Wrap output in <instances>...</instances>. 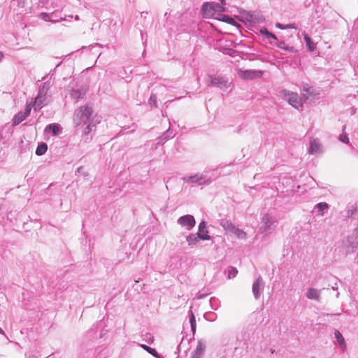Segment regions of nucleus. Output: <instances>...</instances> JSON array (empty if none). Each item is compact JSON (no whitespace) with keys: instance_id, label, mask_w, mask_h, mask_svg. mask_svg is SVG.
<instances>
[{"instance_id":"obj_2","label":"nucleus","mask_w":358,"mask_h":358,"mask_svg":"<svg viewBox=\"0 0 358 358\" xmlns=\"http://www.w3.org/2000/svg\"><path fill=\"white\" fill-rule=\"evenodd\" d=\"M213 180V178L208 176V171L206 170L201 173H198L182 178V180L184 183L197 185H208Z\"/></svg>"},{"instance_id":"obj_26","label":"nucleus","mask_w":358,"mask_h":358,"mask_svg":"<svg viewBox=\"0 0 358 358\" xmlns=\"http://www.w3.org/2000/svg\"><path fill=\"white\" fill-rule=\"evenodd\" d=\"M48 150V145L45 143H41L38 145L36 150V155L38 156H41L44 155Z\"/></svg>"},{"instance_id":"obj_36","label":"nucleus","mask_w":358,"mask_h":358,"mask_svg":"<svg viewBox=\"0 0 358 358\" xmlns=\"http://www.w3.org/2000/svg\"><path fill=\"white\" fill-rule=\"evenodd\" d=\"M218 301L217 299L215 298V297H212L210 298V306L211 307L215 309V310H217V307H214L213 306V303H217Z\"/></svg>"},{"instance_id":"obj_15","label":"nucleus","mask_w":358,"mask_h":358,"mask_svg":"<svg viewBox=\"0 0 358 358\" xmlns=\"http://www.w3.org/2000/svg\"><path fill=\"white\" fill-rule=\"evenodd\" d=\"M196 234L200 236L201 240L208 241L211 238L210 236L208 234L206 222L205 221H202L199 223L198 232Z\"/></svg>"},{"instance_id":"obj_23","label":"nucleus","mask_w":358,"mask_h":358,"mask_svg":"<svg viewBox=\"0 0 358 358\" xmlns=\"http://www.w3.org/2000/svg\"><path fill=\"white\" fill-rule=\"evenodd\" d=\"M140 346L144 349L145 351H147L149 354L152 355L156 358H164L161 355H159L157 350L152 348H150L146 345L141 344Z\"/></svg>"},{"instance_id":"obj_42","label":"nucleus","mask_w":358,"mask_h":358,"mask_svg":"<svg viewBox=\"0 0 358 358\" xmlns=\"http://www.w3.org/2000/svg\"><path fill=\"white\" fill-rule=\"evenodd\" d=\"M79 19H80V17H79V16H78V15H76V16H75V20H79Z\"/></svg>"},{"instance_id":"obj_5","label":"nucleus","mask_w":358,"mask_h":358,"mask_svg":"<svg viewBox=\"0 0 358 358\" xmlns=\"http://www.w3.org/2000/svg\"><path fill=\"white\" fill-rule=\"evenodd\" d=\"M278 221L276 217L270 214L266 213L262 218V226L260 230L263 233L270 234L277 225Z\"/></svg>"},{"instance_id":"obj_38","label":"nucleus","mask_w":358,"mask_h":358,"mask_svg":"<svg viewBox=\"0 0 358 358\" xmlns=\"http://www.w3.org/2000/svg\"><path fill=\"white\" fill-rule=\"evenodd\" d=\"M146 336L149 338V340H152V341H153V338L151 334H147Z\"/></svg>"},{"instance_id":"obj_29","label":"nucleus","mask_w":358,"mask_h":358,"mask_svg":"<svg viewBox=\"0 0 358 358\" xmlns=\"http://www.w3.org/2000/svg\"><path fill=\"white\" fill-rule=\"evenodd\" d=\"M189 324L191 325L192 331H193V333H194L196 331V319L194 315V313L192 310L189 311Z\"/></svg>"},{"instance_id":"obj_49","label":"nucleus","mask_w":358,"mask_h":358,"mask_svg":"<svg viewBox=\"0 0 358 358\" xmlns=\"http://www.w3.org/2000/svg\"><path fill=\"white\" fill-rule=\"evenodd\" d=\"M312 358H315V357H312Z\"/></svg>"},{"instance_id":"obj_46","label":"nucleus","mask_w":358,"mask_h":358,"mask_svg":"<svg viewBox=\"0 0 358 358\" xmlns=\"http://www.w3.org/2000/svg\"><path fill=\"white\" fill-rule=\"evenodd\" d=\"M345 127H345V125H344V126L343 127V131H345Z\"/></svg>"},{"instance_id":"obj_30","label":"nucleus","mask_w":358,"mask_h":358,"mask_svg":"<svg viewBox=\"0 0 358 358\" xmlns=\"http://www.w3.org/2000/svg\"><path fill=\"white\" fill-rule=\"evenodd\" d=\"M227 278L229 279H232L236 276V275L238 273V270L236 268L231 266L227 268Z\"/></svg>"},{"instance_id":"obj_7","label":"nucleus","mask_w":358,"mask_h":358,"mask_svg":"<svg viewBox=\"0 0 358 358\" xmlns=\"http://www.w3.org/2000/svg\"><path fill=\"white\" fill-rule=\"evenodd\" d=\"M280 93L283 99L287 101V102L295 108L299 109L303 106L301 99L297 93L287 90H282Z\"/></svg>"},{"instance_id":"obj_44","label":"nucleus","mask_w":358,"mask_h":358,"mask_svg":"<svg viewBox=\"0 0 358 358\" xmlns=\"http://www.w3.org/2000/svg\"><path fill=\"white\" fill-rule=\"evenodd\" d=\"M303 90L307 92H308L307 87H303Z\"/></svg>"},{"instance_id":"obj_48","label":"nucleus","mask_w":358,"mask_h":358,"mask_svg":"<svg viewBox=\"0 0 358 358\" xmlns=\"http://www.w3.org/2000/svg\"><path fill=\"white\" fill-rule=\"evenodd\" d=\"M339 296V293L338 292L337 294H336V297L338 298Z\"/></svg>"},{"instance_id":"obj_11","label":"nucleus","mask_w":358,"mask_h":358,"mask_svg":"<svg viewBox=\"0 0 358 358\" xmlns=\"http://www.w3.org/2000/svg\"><path fill=\"white\" fill-rule=\"evenodd\" d=\"M264 289V282L261 276L253 282L252 291L255 299H259Z\"/></svg>"},{"instance_id":"obj_17","label":"nucleus","mask_w":358,"mask_h":358,"mask_svg":"<svg viewBox=\"0 0 358 358\" xmlns=\"http://www.w3.org/2000/svg\"><path fill=\"white\" fill-rule=\"evenodd\" d=\"M86 93V89L85 87H81L78 90L73 89L70 93L71 98L74 100L76 102H78L80 99H82Z\"/></svg>"},{"instance_id":"obj_10","label":"nucleus","mask_w":358,"mask_h":358,"mask_svg":"<svg viewBox=\"0 0 358 358\" xmlns=\"http://www.w3.org/2000/svg\"><path fill=\"white\" fill-rule=\"evenodd\" d=\"M324 147L318 138H310L308 153L311 155H320L324 152Z\"/></svg>"},{"instance_id":"obj_43","label":"nucleus","mask_w":358,"mask_h":358,"mask_svg":"<svg viewBox=\"0 0 358 358\" xmlns=\"http://www.w3.org/2000/svg\"><path fill=\"white\" fill-rule=\"evenodd\" d=\"M222 4H225V0H220Z\"/></svg>"},{"instance_id":"obj_8","label":"nucleus","mask_w":358,"mask_h":358,"mask_svg":"<svg viewBox=\"0 0 358 358\" xmlns=\"http://www.w3.org/2000/svg\"><path fill=\"white\" fill-rule=\"evenodd\" d=\"M343 243L347 253L354 252L358 246V228L355 229L352 233L343 240Z\"/></svg>"},{"instance_id":"obj_22","label":"nucleus","mask_w":358,"mask_h":358,"mask_svg":"<svg viewBox=\"0 0 358 358\" xmlns=\"http://www.w3.org/2000/svg\"><path fill=\"white\" fill-rule=\"evenodd\" d=\"M174 136V134L170 129H167L162 136H160L157 140V144L162 143L163 141H166L169 138H172Z\"/></svg>"},{"instance_id":"obj_47","label":"nucleus","mask_w":358,"mask_h":358,"mask_svg":"<svg viewBox=\"0 0 358 358\" xmlns=\"http://www.w3.org/2000/svg\"><path fill=\"white\" fill-rule=\"evenodd\" d=\"M47 78V76H44V77L42 78V80H45V78Z\"/></svg>"},{"instance_id":"obj_3","label":"nucleus","mask_w":358,"mask_h":358,"mask_svg":"<svg viewBox=\"0 0 358 358\" xmlns=\"http://www.w3.org/2000/svg\"><path fill=\"white\" fill-rule=\"evenodd\" d=\"M50 88V83L49 81L43 83L39 87L37 96L34 101V109L39 110L45 106L48 103L47 95Z\"/></svg>"},{"instance_id":"obj_16","label":"nucleus","mask_w":358,"mask_h":358,"mask_svg":"<svg viewBox=\"0 0 358 358\" xmlns=\"http://www.w3.org/2000/svg\"><path fill=\"white\" fill-rule=\"evenodd\" d=\"M305 295L308 299L319 301L320 300L321 290L313 287H309Z\"/></svg>"},{"instance_id":"obj_25","label":"nucleus","mask_w":358,"mask_h":358,"mask_svg":"<svg viewBox=\"0 0 358 358\" xmlns=\"http://www.w3.org/2000/svg\"><path fill=\"white\" fill-rule=\"evenodd\" d=\"M303 39L306 43V46L308 48V50L310 52L314 51L315 49V45L312 41L311 38L306 34H303Z\"/></svg>"},{"instance_id":"obj_28","label":"nucleus","mask_w":358,"mask_h":358,"mask_svg":"<svg viewBox=\"0 0 358 358\" xmlns=\"http://www.w3.org/2000/svg\"><path fill=\"white\" fill-rule=\"evenodd\" d=\"M231 234H234L239 239H245L247 237L246 233L236 227Z\"/></svg>"},{"instance_id":"obj_41","label":"nucleus","mask_w":358,"mask_h":358,"mask_svg":"<svg viewBox=\"0 0 358 358\" xmlns=\"http://www.w3.org/2000/svg\"><path fill=\"white\" fill-rule=\"evenodd\" d=\"M0 334L2 335H5L4 331L0 327Z\"/></svg>"},{"instance_id":"obj_13","label":"nucleus","mask_w":358,"mask_h":358,"mask_svg":"<svg viewBox=\"0 0 358 358\" xmlns=\"http://www.w3.org/2000/svg\"><path fill=\"white\" fill-rule=\"evenodd\" d=\"M263 72L257 70H243L239 71V76L244 79H254L262 77Z\"/></svg>"},{"instance_id":"obj_31","label":"nucleus","mask_w":358,"mask_h":358,"mask_svg":"<svg viewBox=\"0 0 358 358\" xmlns=\"http://www.w3.org/2000/svg\"><path fill=\"white\" fill-rule=\"evenodd\" d=\"M261 33L263 35L266 36V38H273V39L277 40L276 36L275 34H273V33L268 31V29L266 28L261 29Z\"/></svg>"},{"instance_id":"obj_6","label":"nucleus","mask_w":358,"mask_h":358,"mask_svg":"<svg viewBox=\"0 0 358 358\" xmlns=\"http://www.w3.org/2000/svg\"><path fill=\"white\" fill-rule=\"evenodd\" d=\"M202 11L204 17H214L216 13H218L217 15H221L220 13L224 11V8L222 5L217 3L206 2L202 6Z\"/></svg>"},{"instance_id":"obj_34","label":"nucleus","mask_w":358,"mask_h":358,"mask_svg":"<svg viewBox=\"0 0 358 358\" xmlns=\"http://www.w3.org/2000/svg\"><path fill=\"white\" fill-rule=\"evenodd\" d=\"M338 140L345 144H350V141L346 134H342L339 136Z\"/></svg>"},{"instance_id":"obj_20","label":"nucleus","mask_w":358,"mask_h":358,"mask_svg":"<svg viewBox=\"0 0 358 358\" xmlns=\"http://www.w3.org/2000/svg\"><path fill=\"white\" fill-rule=\"evenodd\" d=\"M220 225L223 227V229L228 233L231 234L234 230H235V224H233L230 220L227 219H222L220 220Z\"/></svg>"},{"instance_id":"obj_19","label":"nucleus","mask_w":358,"mask_h":358,"mask_svg":"<svg viewBox=\"0 0 358 358\" xmlns=\"http://www.w3.org/2000/svg\"><path fill=\"white\" fill-rule=\"evenodd\" d=\"M45 133L52 132L53 135L56 136L61 133V127L57 124H48L44 130Z\"/></svg>"},{"instance_id":"obj_45","label":"nucleus","mask_w":358,"mask_h":358,"mask_svg":"<svg viewBox=\"0 0 358 358\" xmlns=\"http://www.w3.org/2000/svg\"><path fill=\"white\" fill-rule=\"evenodd\" d=\"M203 295H201V294H200V295H199V296H198V298H199V299H200V298H203Z\"/></svg>"},{"instance_id":"obj_24","label":"nucleus","mask_w":358,"mask_h":358,"mask_svg":"<svg viewBox=\"0 0 358 358\" xmlns=\"http://www.w3.org/2000/svg\"><path fill=\"white\" fill-rule=\"evenodd\" d=\"M27 117L22 112L17 113L13 119V125L16 126Z\"/></svg>"},{"instance_id":"obj_39","label":"nucleus","mask_w":358,"mask_h":358,"mask_svg":"<svg viewBox=\"0 0 358 358\" xmlns=\"http://www.w3.org/2000/svg\"><path fill=\"white\" fill-rule=\"evenodd\" d=\"M27 358H38V357H37L36 355H29V356L28 357H27Z\"/></svg>"},{"instance_id":"obj_27","label":"nucleus","mask_w":358,"mask_h":358,"mask_svg":"<svg viewBox=\"0 0 358 358\" xmlns=\"http://www.w3.org/2000/svg\"><path fill=\"white\" fill-rule=\"evenodd\" d=\"M329 208V205L325 202H320L315 205V209L320 213L321 215H324V210Z\"/></svg>"},{"instance_id":"obj_37","label":"nucleus","mask_w":358,"mask_h":358,"mask_svg":"<svg viewBox=\"0 0 358 358\" xmlns=\"http://www.w3.org/2000/svg\"><path fill=\"white\" fill-rule=\"evenodd\" d=\"M31 106L29 105L26 106L25 111L22 112L27 117L30 115Z\"/></svg>"},{"instance_id":"obj_4","label":"nucleus","mask_w":358,"mask_h":358,"mask_svg":"<svg viewBox=\"0 0 358 358\" xmlns=\"http://www.w3.org/2000/svg\"><path fill=\"white\" fill-rule=\"evenodd\" d=\"M231 85V81L227 77L222 76H208L207 80L208 86H213L221 90H227Z\"/></svg>"},{"instance_id":"obj_12","label":"nucleus","mask_w":358,"mask_h":358,"mask_svg":"<svg viewBox=\"0 0 358 358\" xmlns=\"http://www.w3.org/2000/svg\"><path fill=\"white\" fill-rule=\"evenodd\" d=\"M206 348V343L205 341L200 339L197 342L196 349L192 352L190 358H202L204 355Z\"/></svg>"},{"instance_id":"obj_33","label":"nucleus","mask_w":358,"mask_h":358,"mask_svg":"<svg viewBox=\"0 0 358 358\" xmlns=\"http://www.w3.org/2000/svg\"><path fill=\"white\" fill-rule=\"evenodd\" d=\"M276 27L281 29H296V26L294 24H289L287 25H284L280 23H277Z\"/></svg>"},{"instance_id":"obj_14","label":"nucleus","mask_w":358,"mask_h":358,"mask_svg":"<svg viewBox=\"0 0 358 358\" xmlns=\"http://www.w3.org/2000/svg\"><path fill=\"white\" fill-rule=\"evenodd\" d=\"M39 17L46 22H58L62 20H64V19L62 17L57 16V14L56 13H41L39 15Z\"/></svg>"},{"instance_id":"obj_18","label":"nucleus","mask_w":358,"mask_h":358,"mask_svg":"<svg viewBox=\"0 0 358 358\" xmlns=\"http://www.w3.org/2000/svg\"><path fill=\"white\" fill-rule=\"evenodd\" d=\"M334 336L342 351L345 352L347 350V345L341 333L338 330H336L334 332Z\"/></svg>"},{"instance_id":"obj_1","label":"nucleus","mask_w":358,"mask_h":358,"mask_svg":"<svg viewBox=\"0 0 358 358\" xmlns=\"http://www.w3.org/2000/svg\"><path fill=\"white\" fill-rule=\"evenodd\" d=\"M73 123L76 127L85 126L83 138L85 142H89L92 139V134L95 131L99 120L97 117L93 116V110L91 107L83 106L75 110Z\"/></svg>"},{"instance_id":"obj_9","label":"nucleus","mask_w":358,"mask_h":358,"mask_svg":"<svg viewBox=\"0 0 358 358\" xmlns=\"http://www.w3.org/2000/svg\"><path fill=\"white\" fill-rule=\"evenodd\" d=\"M177 224L187 230H191L196 224V220L193 215H185L180 217L177 220Z\"/></svg>"},{"instance_id":"obj_35","label":"nucleus","mask_w":358,"mask_h":358,"mask_svg":"<svg viewBox=\"0 0 358 358\" xmlns=\"http://www.w3.org/2000/svg\"><path fill=\"white\" fill-rule=\"evenodd\" d=\"M148 102H149L150 105H152L153 104V105L156 106V103H157V96H156V95L152 94L150 96V99H149Z\"/></svg>"},{"instance_id":"obj_21","label":"nucleus","mask_w":358,"mask_h":358,"mask_svg":"<svg viewBox=\"0 0 358 358\" xmlns=\"http://www.w3.org/2000/svg\"><path fill=\"white\" fill-rule=\"evenodd\" d=\"M200 239V236L197 234H190L186 236V241L189 246L196 245Z\"/></svg>"},{"instance_id":"obj_40","label":"nucleus","mask_w":358,"mask_h":358,"mask_svg":"<svg viewBox=\"0 0 358 358\" xmlns=\"http://www.w3.org/2000/svg\"><path fill=\"white\" fill-rule=\"evenodd\" d=\"M3 57V54L2 52H0V62H1Z\"/></svg>"},{"instance_id":"obj_32","label":"nucleus","mask_w":358,"mask_h":358,"mask_svg":"<svg viewBox=\"0 0 358 358\" xmlns=\"http://www.w3.org/2000/svg\"><path fill=\"white\" fill-rule=\"evenodd\" d=\"M221 16H222V17L218 18V19L223 22H227L228 24H234L236 22L235 20L231 17H229V16L225 15H223Z\"/></svg>"}]
</instances>
